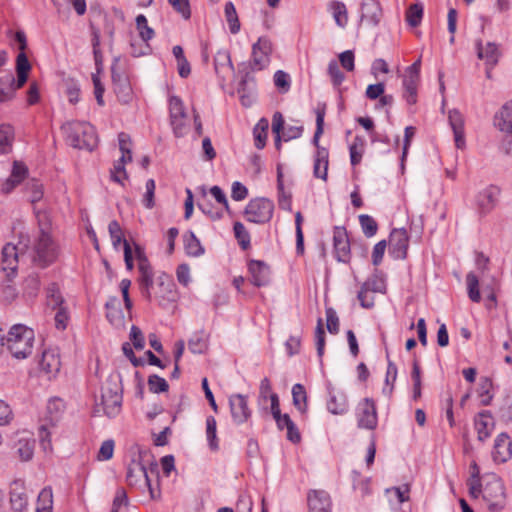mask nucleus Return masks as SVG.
I'll list each match as a JSON object with an SVG mask.
<instances>
[{"label": "nucleus", "instance_id": "9", "mask_svg": "<svg viewBox=\"0 0 512 512\" xmlns=\"http://www.w3.org/2000/svg\"><path fill=\"white\" fill-rule=\"evenodd\" d=\"M483 500L491 512L501 511L505 506V491L502 481L493 478L483 489Z\"/></svg>", "mask_w": 512, "mask_h": 512}, {"label": "nucleus", "instance_id": "55", "mask_svg": "<svg viewBox=\"0 0 512 512\" xmlns=\"http://www.w3.org/2000/svg\"><path fill=\"white\" fill-rule=\"evenodd\" d=\"M234 234L237 238L240 246L243 249H247L250 245V235L247 232L245 226L241 222L234 223Z\"/></svg>", "mask_w": 512, "mask_h": 512}, {"label": "nucleus", "instance_id": "36", "mask_svg": "<svg viewBox=\"0 0 512 512\" xmlns=\"http://www.w3.org/2000/svg\"><path fill=\"white\" fill-rule=\"evenodd\" d=\"M293 405L301 413L307 411V394L304 386L300 383L292 387Z\"/></svg>", "mask_w": 512, "mask_h": 512}, {"label": "nucleus", "instance_id": "12", "mask_svg": "<svg viewBox=\"0 0 512 512\" xmlns=\"http://www.w3.org/2000/svg\"><path fill=\"white\" fill-rule=\"evenodd\" d=\"M500 189L496 186L490 185L483 190L479 191L476 196V206L479 214L487 215L496 206Z\"/></svg>", "mask_w": 512, "mask_h": 512}, {"label": "nucleus", "instance_id": "56", "mask_svg": "<svg viewBox=\"0 0 512 512\" xmlns=\"http://www.w3.org/2000/svg\"><path fill=\"white\" fill-rule=\"evenodd\" d=\"M362 289H364L367 292L376 293L380 292L383 293L385 290V283L383 279L378 278L377 276H373L368 278L363 285L361 286Z\"/></svg>", "mask_w": 512, "mask_h": 512}, {"label": "nucleus", "instance_id": "34", "mask_svg": "<svg viewBox=\"0 0 512 512\" xmlns=\"http://www.w3.org/2000/svg\"><path fill=\"white\" fill-rule=\"evenodd\" d=\"M329 10L332 12L336 24L344 28L348 23V13L345 4L340 1H332L329 4Z\"/></svg>", "mask_w": 512, "mask_h": 512}, {"label": "nucleus", "instance_id": "52", "mask_svg": "<svg viewBox=\"0 0 512 512\" xmlns=\"http://www.w3.org/2000/svg\"><path fill=\"white\" fill-rule=\"evenodd\" d=\"M303 216L301 212L295 214L296 250L298 254L304 253V236L302 231Z\"/></svg>", "mask_w": 512, "mask_h": 512}, {"label": "nucleus", "instance_id": "64", "mask_svg": "<svg viewBox=\"0 0 512 512\" xmlns=\"http://www.w3.org/2000/svg\"><path fill=\"white\" fill-rule=\"evenodd\" d=\"M40 287V281L37 275H29L24 281V292L32 297L37 294Z\"/></svg>", "mask_w": 512, "mask_h": 512}, {"label": "nucleus", "instance_id": "46", "mask_svg": "<svg viewBox=\"0 0 512 512\" xmlns=\"http://www.w3.org/2000/svg\"><path fill=\"white\" fill-rule=\"evenodd\" d=\"M217 424H216V420L213 416H208L207 419H206V435H207V440L209 442V447L212 449V450H217L218 449V438H217V434H216V431H217V428H216Z\"/></svg>", "mask_w": 512, "mask_h": 512}, {"label": "nucleus", "instance_id": "30", "mask_svg": "<svg viewBox=\"0 0 512 512\" xmlns=\"http://www.w3.org/2000/svg\"><path fill=\"white\" fill-rule=\"evenodd\" d=\"M27 168L24 164L19 162H14L12 173L10 177L6 180V182L2 186V191L4 193L11 192L15 186H17L26 176Z\"/></svg>", "mask_w": 512, "mask_h": 512}, {"label": "nucleus", "instance_id": "24", "mask_svg": "<svg viewBox=\"0 0 512 512\" xmlns=\"http://www.w3.org/2000/svg\"><path fill=\"white\" fill-rule=\"evenodd\" d=\"M475 428L479 441L484 442L490 437L494 423L489 411H482L478 414V417L475 419Z\"/></svg>", "mask_w": 512, "mask_h": 512}, {"label": "nucleus", "instance_id": "37", "mask_svg": "<svg viewBox=\"0 0 512 512\" xmlns=\"http://www.w3.org/2000/svg\"><path fill=\"white\" fill-rule=\"evenodd\" d=\"M348 402L344 394H331L330 399L327 402V409L330 413L338 415L343 414L347 411Z\"/></svg>", "mask_w": 512, "mask_h": 512}, {"label": "nucleus", "instance_id": "42", "mask_svg": "<svg viewBox=\"0 0 512 512\" xmlns=\"http://www.w3.org/2000/svg\"><path fill=\"white\" fill-rule=\"evenodd\" d=\"M423 5L421 3H414L410 5L406 11V21L411 27L420 25L423 17Z\"/></svg>", "mask_w": 512, "mask_h": 512}, {"label": "nucleus", "instance_id": "43", "mask_svg": "<svg viewBox=\"0 0 512 512\" xmlns=\"http://www.w3.org/2000/svg\"><path fill=\"white\" fill-rule=\"evenodd\" d=\"M35 440L20 439L16 444L17 453L22 461H29L33 457Z\"/></svg>", "mask_w": 512, "mask_h": 512}, {"label": "nucleus", "instance_id": "50", "mask_svg": "<svg viewBox=\"0 0 512 512\" xmlns=\"http://www.w3.org/2000/svg\"><path fill=\"white\" fill-rule=\"evenodd\" d=\"M147 384L150 392L152 393H163L169 389L167 381L156 374L150 375L148 377Z\"/></svg>", "mask_w": 512, "mask_h": 512}, {"label": "nucleus", "instance_id": "25", "mask_svg": "<svg viewBox=\"0 0 512 512\" xmlns=\"http://www.w3.org/2000/svg\"><path fill=\"white\" fill-rule=\"evenodd\" d=\"M476 49L478 58L485 60L487 65L494 66L497 64L500 52L495 43L488 42L483 46L481 40H478L476 42Z\"/></svg>", "mask_w": 512, "mask_h": 512}, {"label": "nucleus", "instance_id": "41", "mask_svg": "<svg viewBox=\"0 0 512 512\" xmlns=\"http://www.w3.org/2000/svg\"><path fill=\"white\" fill-rule=\"evenodd\" d=\"M214 67L217 74H219L222 70H234L230 53L228 50H220L214 57Z\"/></svg>", "mask_w": 512, "mask_h": 512}, {"label": "nucleus", "instance_id": "4", "mask_svg": "<svg viewBox=\"0 0 512 512\" xmlns=\"http://www.w3.org/2000/svg\"><path fill=\"white\" fill-rule=\"evenodd\" d=\"M138 458L132 459L127 467L126 481L130 487L142 488L143 485H149L151 477H159V468L157 462H152L147 469L142 463V459L148 454L147 450H138Z\"/></svg>", "mask_w": 512, "mask_h": 512}, {"label": "nucleus", "instance_id": "11", "mask_svg": "<svg viewBox=\"0 0 512 512\" xmlns=\"http://www.w3.org/2000/svg\"><path fill=\"white\" fill-rule=\"evenodd\" d=\"M10 505L14 512H25L28 508V495L25 482L22 479H16L10 484Z\"/></svg>", "mask_w": 512, "mask_h": 512}, {"label": "nucleus", "instance_id": "40", "mask_svg": "<svg viewBox=\"0 0 512 512\" xmlns=\"http://www.w3.org/2000/svg\"><path fill=\"white\" fill-rule=\"evenodd\" d=\"M224 13L230 32L232 34L238 33L240 30V21L235 6L231 1L225 4Z\"/></svg>", "mask_w": 512, "mask_h": 512}, {"label": "nucleus", "instance_id": "57", "mask_svg": "<svg viewBox=\"0 0 512 512\" xmlns=\"http://www.w3.org/2000/svg\"><path fill=\"white\" fill-rule=\"evenodd\" d=\"M108 231L112 239V244L114 248L117 249L121 243L124 244L125 239L123 238L122 229L120 227V224L116 220H113L109 223Z\"/></svg>", "mask_w": 512, "mask_h": 512}, {"label": "nucleus", "instance_id": "63", "mask_svg": "<svg viewBox=\"0 0 512 512\" xmlns=\"http://www.w3.org/2000/svg\"><path fill=\"white\" fill-rule=\"evenodd\" d=\"M27 190L31 194L30 198H31L32 203L38 202L42 199L43 185L39 181H37L35 179H32L31 181H29L27 183Z\"/></svg>", "mask_w": 512, "mask_h": 512}, {"label": "nucleus", "instance_id": "53", "mask_svg": "<svg viewBox=\"0 0 512 512\" xmlns=\"http://www.w3.org/2000/svg\"><path fill=\"white\" fill-rule=\"evenodd\" d=\"M153 282V271L140 273L139 285L141 293L148 300L151 299L150 289L153 286Z\"/></svg>", "mask_w": 512, "mask_h": 512}, {"label": "nucleus", "instance_id": "29", "mask_svg": "<svg viewBox=\"0 0 512 512\" xmlns=\"http://www.w3.org/2000/svg\"><path fill=\"white\" fill-rule=\"evenodd\" d=\"M419 80L420 75L405 73L403 79V87L405 92L403 97L409 105H414L417 102V87Z\"/></svg>", "mask_w": 512, "mask_h": 512}, {"label": "nucleus", "instance_id": "61", "mask_svg": "<svg viewBox=\"0 0 512 512\" xmlns=\"http://www.w3.org/2000/svg\"><path fill=\"white\" fill-rule=\"evenodd\" d=\"M37 223L39 227L38 233L50 234L51 218L47 211L39 210L36 212Z\"/></svg>", "mask_w": 512, "mask_h": 512}, {"label": "nucleus", "instance_id": "15", "mask_svg": "<svg viewBox=\"0 0 512 512\" xmlns=\"http://www.w3.org/2000/svg\"><path fill=\"white\" fill-rule=\"evenodd\" d=\"M230 412L236 424L245 423L251 416L246 396L233 394L229 397Z\"/></svg>", "mask_w": 512, "mask_h": 512}, {"label": "nucleus", "instance_id": "28", "mask_svg": "<svg viewBox=\"0 0 512 512\" xmlns=\"http://www.w3.org/2000/svg\"><path fill=\"white\" fill-rule=\"evenodd\" d=\"M494 123L502 132L512 133V100L495 115Z\"/></svg>", "mask_w": 512, "mask_h": 512}, {"label": "nucleus", "instance_id": "5", "mask_svg": "<svg viewBox=\"0 0 512 512\" xmlns=\"http://www.w3.org/2000/svg\"><path fill=\"white\" fill-rule=\"evenodd\" d=\"M325 105L318 107L316 110V130L313 136V144L317 147L314 160L313 173L316 178L324 181L327 180L328 171V150L319 146V139L324 130Z\"/></svg>", "mask_w": 512, "mask_h": 512}, {"label": "nucleus", "instance_id": "8", "mask_svg": "<svg viewBox=\"0 0 512 512\" xmlns=\"http://www.w3.org/2000/svg\"><path fill=\"white\" fill-rule=\"evenodd\" d=\"M274 212V203L268 198L257 197L247 204L244 214L248 221L264 224L271 220Z\"/></svg>", "mask_w": 512, "mask_h": 512}, {"label": "nucleus", "instance_id": "27", "mask_svg": "<svg viewBox=\"0 0 512 512\" xmlns=\"http://www.w3.org/2000/svg\"><path fill=\"white\" fill-rule=\"evenodd\" d=\"M40 368L48 375H55L59 372L61 362L59 355L53 350H45L39 362Z\"/></svg>", "mask_w": 512, "mask_h": 512}, {"label": "nucleus", "instance_id": "2", "mask_svg": "<svg viewBox=\"0 0 512 512\" xmlns=\"http://www.w3.org/2000/svg\"><path fill=\"white\" fill-rule=\"evenodd\" d=\"M67 141L78 149L92 151L98 143L94 127L87 122H71L62 127Z\"/></svg>", "mask_w": 512, "mask_h": 512}, {"label": "nucleus", "instance_id": "59", "mask_svg": "<svg viewBox=\"0 0 512 512\" xmlns=\"http://www.w3.org/2000/svg\"><path fill=\"white\" fill-rule=\"evenodd\" d=\"M128 497L124 488H118L113 499L111 512H120L121 508L128 506Z\"/></svg>", "mask_w": 512, "mask_h": 512}, {"label": "nucleus", "instance_id": "31", "mask_svg": "<svg viewBox=\"0 0 512 512\" xmlns=\"http://www.w3.org/2000/svg\"><path fill=\"white\" fill-rule=\"evenodd\" d=\"M31 64L25 52H19L16 57V74L18 79V86H24L28 80L29 72L31 71Z\"/></svg>", "mask_w": 512, "mask_h": 512}, {"label": "nucleus", "instance_id": "17", "mask_svg": "<svg viewBox=\"0 0 512 512\" xmlns=\"http://www.w3.org/2000/svg\"><path fill=\"white\" fill-rule=\"evenodd\" d=\"M409 237L404 228L393 229L390 234V251L397 259H405L407 256Z\"/></svg>", "mask_w": 512, "mask_h": 512}, {"label": "nucleus", "instance_id": "45", "mask_svg": "<svg viewBox=\"0 0 512 512\" xmlns=\"http://www.w3.org/2000/svg\"><path fill=\"white\" fill-rule=\"evenodd\" d=\"M364 140L360 136L354 138L353 143L349 147L350 161L353 166L358 165L361 162L364 152Z\"/></svg>", "mask_w": 512, "mask_h": 512}, {"label": "nucleus", "instance_id": "58", "mask_svg": "<svg viewBox=\"0 0 512 512\" xmlns=\"http://www.w3.org/2000/svg\"><path fill=\"white\" fill-rule=\"evenodd\" d=\"M118 142L119 149L122 153L121 156H125L128 161H132V152H131V137L129 134L125 132H121L118 134Z\"/></svg>", "mask_w": 512, "mask_h": 512}, {"label": "nucleus", "instance_id": "39", "mask_svg": "<svg viewBox=\"0 0 512 512\" xmlns=\"http://www.w3.org/2000/svg\"><path fill=\"white\" fill-rule=\"evenodd\" d=\"M268 127H269L268 120L265 118H262L259 120V122L256 124V126L253 130L255 146L258 149L264 148V146L266 144Z\"/></svg>", "mask_w": 512, "mask_h": 512}, {"label": "nucleus", "instance_id": "35", "mask_svg": "<svg viewBox=\"0 0 512 512\" xmlns=\"http://www.w3.org/2000/svg\"><path fill=\"white\" fill-rule=\"evenodd\" d=\"M53 493L51 487L43 488L37 498L36 512H52Z\"/></svg>", "mask_w": 512, "mask_h": 512}, {"label": "nucleus", "instance_id": "20", "mask_svg": "<svg viewBox=\"0 0 512 512\" xmlns=\"http://www.w3.org/2000/svg\"><path fill=\"white\" fill-rule=\"evenodd\" d=\"M382 8L377 0H363L361 3V22L376 27L382 18Z\"/></svg>", "mask_w": 512, "mask_h": 512}, {"label": "nucleus", "instance_id": "7", "mask_svg": "<svg viewBox=\"0 0 512 512\" xmlns=\"http://www.w3.org/2000/svg\"><path fill=\"white\" fill-rule=\"evenodd\" d=\"M101 405L108 417L117 416L121 411L122 393L120 385L112 379L107 380L101 389Z\"/></svg>", "mask_w": 512, "mask_h": 512}, {"label": "nucleus", "instance_id": "16", "mask_svg": "<svg viewBox=\"0 0 512 512\" xmlns=\"http://www.w3.org/2000/svg\"><path fill=\"white\" fill-rule=\"evenodd\" d=\"M19 262V252L17 246L6 244L0 255V271L5 272L8 277L16 272Z\"/></svg>", "mask_w": 512, "mask_h": 512}, {"label": "nucleus", "instance_id": "3", "mask_svg": "<svg viewBox=\"0 0 512 512\" xmlns=\"http://www.w3.org/2000/svg\"><path fill=\"white\" fill-rule=\"evenodd\" d=\"M59 256V247L50 234L38 233L31 250L34 265L46 268L53 264Z\"/></svg>", "mask_w": 512, "mask_h": 512}, {"label": "nucleus", "instance_id": "44", "mask_svg": "<svg viewBox=\"0 0 512 512\" xmlns=\"http://www.w3.org/2000/svg\"><path fill=\"white\" fill-rule=\"evenodd\" d=\"M135 21L142 42L148 43V41L154 37L155 32L148 26L147 18L143 14H139Z\"/></svg>", "mask_w": 512, "mask_h": 512}, {"label": "nucleus", "instance_id": "38", "mask_svg": "<svg viewBox=\"0 0 512 512\" xmlns=\"http://www.w3.org/2000/svg\"><path fill=\"white\" fill-rule=\"evenodd\" d=\"M13 138H14L13 127L8 124L1 125L0 126V153L5 154L10 151Z\"/></svg>", "mask_w": 512, "mask_h": 512}, {"label": "nucleus", "instance_id": "26", "mask_svg": "<svg viewBox=\"0 0 512 512\" xmlns=\"http://www.w3.org/2000/svg\"><path fill=\"white\" fill-rule=\"evenodd\" d=\"M18 79H15L12 73H8L0 78V102H6L14 97L16 90L23 86H18Z\"/></svg>", "mask_w": 512, "mask_h": 512}, {"label": "nucleus", "instance_id": "21", "mask_svg": "<svg viewBox=\"0 0 512 512\" xmlns=\"http://www.w3.org/2000/svg\"><path fill=\"white\" fill-rule=\"evenodd\" d=\"M249 272L251 274L252 283L257 286H265L270 281V269L269 266L259 260H251L248 265Z\"/></svg>", "mask_w": 512, "mask_h": 512}, {"label": "nucleus", "instance_id": "47", "mask_svg": "<svg viewBox=\"0 0 512 512\" xmlns=\"http://www.w3.org/2000/svg\"><path fill=\"white\" fill-rule=\"evenodd\" d=\"M466 282H467L469 298L473 302H479L481 297H480V291H479L478 277L473 272H470L466 276Z\"/></svg>", "mask_w": 512, "mask_h": 512}, {"label": "nucleus", "instance_id": "6", "mask_svg": "<svg viewBox=\"0 0 512 512\" xmlns=\"http://www.w3.org/2000/svg\"><path fill=\"white\" fill-rule=\"evenodd\" d=\"M65 410V403L61 398L53 397L49 399L47 403V423L42 424L39 428V438L40 444L44 451H51L52 444L50 439V431H48V427H54L57 422L60 420L63 412Z\"/></svg>", "mask_w": 512, "mask_h": 512}, {"label": "nucleus", "instance_id": "48", "mask_svg": "<svg viewBox=\"0 0 512 512\" xmlns=\"http://www.w3.org/2000/svg\"><path fill=\"white\" fill-rule=\"evenodd\" d=\"M208 345L203 333H196L188 341V349L194 354H201L206 351Z\"/></svg>", "mask_w": 512, "mask_h": 512}, {"label": "nucleus", "instance_id": "54", "mask_svg": "<svg viewBox=\"0 0 512 512\" xmlns=\"http://www.w3.org/2000/svg\"><path fill=\"white\" fill-rule=\"evenodd\" d=\"M396 378H397V366L395 365V363L388 360L385 382H386V385L391 384V386L389 388L383 389V393L388 397H391V395L393 393V389H394L393 383L395 382Z\"/></svg>", "mask_w": 512, "mask_h": 512}, {"label": "nucleus", "instance_id": "51", "mask_svg": "<svg viewBox=\"0 0 512 512\" xmlns=\"http://www.w3.org/2000/svg\"><path fill=\"white\" fill-rule=\"evenodd\" d=\"M129 162L125 156H121L120 159L114 164L113 169L111 170V179L117 183L122 184V178H127V173L125 170V164Z\"/></svg>", "mask_w": 512, "mask_h": 512}, {"label": "nucleus", "instance_id": "1", "mask_svg": "<svg viewBox=\"0 0 512 512\" xmlns=\"http://www.w3.org/2000/svg\"><path fill=\"white\" fill-rule=\"evenodd\" d=\"M34 331L22 324L13 325L7 336L5 345L17 359L27 358L33 350Z\"/></svg>", "mask_w": 512, "mask_h": 512}, {"label": "nucleus", "instance_id": "33", "mask_svg": "<svg viewBox=\"0 0 512 512\" xmlns=\"http://www.w3.org/2000/svg\"><path fill=\"white\" fill-rule=\"evenodd\" d=\"M105 307L107 309L106 317L109 322L113 325H120L123 320L122 311L119 309V300L117 297H111L106 302Z\"/></svg>", "mask_w": 512, "mask_h": 512}, {"label": "nucleus", "instance_id": "60", "mask_svg": "<svg viewBox=\"0 0 512 512\" xmlns=\"http://www.w3.org/2000/svg\"><path fill=\"white\" fill-rule=\"evenodd\" d=\"M328 74L334 86H339L345 79L343 72L340 70L338 63L332 60L328 64Z\"/></svg>", "mask_w": 512, "mask_h": 512}, {"label": "nucleus", "instance_id": "10", "mask_svg": "<svg viewBox=\"0 0 512 512\" xmlns=\"http://www.w3.org/2000/svg\"><path fill=\"white\" fill-rule=\"evenodd\" d=\"M170 124L176 137H183L187 133V114L182 100L177 96L169 99Z\"/></svg>", "mask_w": 512, "mask_h": 512}, {"label": "nucleus", "instance_id": "23", "mask_svg": "<svg viewBox=\"0 0 512 512\" xmlns=\"http://www.w3.org/2000/svg\"><path fill=\"white\" fill-rule=\"evenodd\" d=\"M309 512H331V500L326 491L314 490L308 494Z\"/></svg>", "mask_w": 512, "mask_h": 512}, {"label": "nucleus", "instance_id": "22", "mask_svg": "<svg viewBox=\"0 0 512 512\" xmlns=\"http://www.w3.org/2000/svg\"><path fill=\"white\" fill-rule=\"evenodd\" d=\"M448 119L454 134L455 145L458 149H463L466 144L464 136V118L458 110L453 109L449 111Z\"/></svg>", "mask_w": 512, "mask_h": 512}, {"label": "nucleus", "instance_id": "14", "mask_svg": "<svg viewBox=\"0 0 512 512\" xmlns=\"http://www.w3.org/2000/svg\"><path fill=\"white\" fill-rule=\"evenodd\" d=\"M358 427L373 430L377 426V412L375 402L371 398H365L359 405Z\"/></svg>", "mask_w": 512, "mask_h": 512}, {"label": "nucleus", "instance_id": "49", "mask_svg": "<svg viewBox=\"0 0 512 512\" xmlns=\"http://www.w3.org/2000/svg\"><path fill=\"white\" fill-rule=\"evenodd\" d=\"M359 222L366 237H372L377 233L378 224L371 216L362 214L359 216Z\"/></svg>", "mask_w": 512, "mask_h": 512}, {"label": "nucleus", "instance_id": "19", "mask_svg": "<svg viewBox=\"0 0 512 512\" xmlns=\"http://www.w3.org/2000/svg\"><path fill=\"white\" fill-rule=\"evenodd\" d=\"M272 52V43L265 37L259 40L252 47L253 64L261 70L269 63V55Z\"/></svg>", "mask_w": 512, "mask_h": 512}, {"label": "nucleus", "instance_id": "32", "mask_svg": "<svg viewBox=\"0 0 512 512\" xmlns=\"http://www.w3.org/2000/svg\"><path fill=\"white\" fill-rule=\"evenodd\" d=\"M184 247L189 256L199 257L204 253L203 246L192 231L184 235Z\"/></svg>", "mask_w": 512, "mask_h": 512}, {"label": "nucleus", "instance_id": "18", "mask_svg": "<svg viewBox=\"0 0 512 512\" xmlns=\"http://www.w3.org/2000/svg\"><path fill=\"white\" fill-rule=\"evenodd\" d=\"M512 457V441L508 434L500 433L495 441L492 451L493 461L505 463Z\"/></svg>", "mask_w": 512, "mask_h": 512}, {"label": "nucleus", "instance_id": "13", "mask_svg": "<svg viewBox=\"0 0 512 512\" xmlns=\"http://www.w3.org/2000/svg\"><path fill=\"white\" fill-rule=\"evenodd\" d=\"M333 246L336 259L347 263L350 259V242L344 227H334Z\"/></svg>", "mask_w": 512, "mask_h": 512}, {"label": "nucleus", "instance_id": "62", "mask_svg": "<svg viewBox=\"0 0 512 512\" xmlns=\"http://www.w3.org/2000/svg\"><path fill=\"white\" fill-rule=\"evenodd\" d=\"M492 387V381L487 378H481L480 382V397H481V404L484 406H487L490 404L493 396L490 394V389Z\"/></svg>", "mask_w": 512, "mask_h": 512}]
</instances>
